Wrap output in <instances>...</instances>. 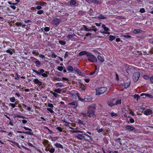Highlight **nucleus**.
Instances as JSON below:
<instances>
[{"instance_id":"obj_27","label":"nucleus","mask_w":153,"mask_h":153,"mask_svg":"<svg viewBox=\"0 0 153 153\" xmlns=\"http://www.w3.org/2000/svg\"><path fill=\"white\" fill-rule=\"evenodd\" d=\"M52 80L53 81H62V79L61 78L57 77H54L52 78Z\"/></svg>"},{"instance_id":"obj_32","label":"nucleus","mask_w":153,"mask_h":153,"mask_svg":"<svg viewBox=\"0 0 153 153\" xmlns=\"http://www.w3.org/2000/svg\"><path fill=\"white\" fill-rule=\"evenodd\" d=\"M140 32V30L139 29H135L133 30V33L134 34H137Z\"/></svg>"},{"instance_id":"obj_40","label":"nucleus","mask_w":153,"mask_h":153,"mask_svg":"<svg viewBox=\"0 0 153 153\" xmlns=\"http://www.w3.org/2000/svg\"><path fill=\"white\" fill-rule=\"evenodd\" d=\"M17 103L15 102V104L10 103L9 104V105H11L12 107V108H14L16 106V105Z\"/></svg>"},{"instance_id":"obj_14","label":"nucleus","mask_w":153,"mask_h":153,"mask_svg":"<svg viewBox=\"0 0 153 153\" xmlns=\"http://www.w3.org/2000/svg\"><path fill=\"white\" fill-rule=\"evenodd\" d=\"M74 70L80 76H83L84 75L81 72L80 70L77 68H74Z\"/></svg>"},{"instance_id":"obj_54","label":"nucleus","mask_w":153,"mask_h":153,"mask_svg":"<svg viewBox=\"0 0 153 153\" xmlns=\"http://www.w3.org/2000/svg\"><path fill=\"white\" fill-rule=\"evenodd\" d=\"M6 52L8 53H10V55H12L13 53L10 50H7Z\"/></svg>"},{"instance_id":"obj_10","label":"nucleus","mask_w":153,"mask_h":153,"mask_svg":"<svg viewBox=\"0 0 153 153\" xmlns=\"http://www.w3.org/2000/svg\"><path fill=\"white\" fill-rule=\"evenodd\" d=\"M125 128L126 130H127L129 131H134V132H135L136 131L135 130V128L130 125H128L125 127Z\"/></svg>"},{"instance_id":"obj_21","label":"nucleus","mask_w":153,"mask_h":153,"mask_svg":"<svg viewBox=\"0 0 153 153\" xmlns=\"http://www.w3.org/2000/svg\"><path fill=\"white\" fill-rule=\"evenodd\" d=\"M101 27L104 29L105 31H108L110 30L109 29L106 27L104 24L102 25Z\"/></svg>"},{"instance_id":"obj_2","label":"nucleus","mask_w":153,"mask_h":153,"mask_svg":"<svg viewBox=\"0 0 153 153\" xmlns=\"http://www.w3.org/2000/svg\"><path fill=\"white\" fill-rule=\"evenodd\" d=\"M33 70L38 75H42L44 77H47L48 76V74H49L48 71H45L43 69L39 70L38 71L33 69Z\"/></svg>"},{"instance_id":"obj_36","label":"nucleus","mask_w":153,"mask_h":153,"mask_svg":"<svg viewBox=\"0 0 153 153\" xmlns=\"http://www.w3.org/2000/svg\"><path fill=\"white\" fill-rule=\"evenodd\" d=\"M55 85L58 87H62L63 86V85L61 83H56Z\"/></svg>"},{"instance_id":"obj_3","label":"nucleus","mask_w":153,"mask_h":153,"mask_svg":"<svg viewBox=\"0 0 153 153\" xmlns=\"http://www.w3.org/2000/svg\"><path fill=\"white\" fill-rule=\"evenodd\" d=\"M76 137L78 139L80 140H82V138H84L85 140L88 141H90L91 140L90 137L87 134H78Z\"/></svg>"},{"instance_id":"obj_43","label":"nucleus","mask_w":153,"mask_h":153,"mask_svg":"<svg viewBox=\"0 0 153 153\" xmlns=\"http://www.w3.org/2000/svg\"><path fill=\"white\" fill-rule=\"evenodd\" d=\"M143 77L146 80L149 79H150L149 76L147 75H143Z\"/></svg>"},{"instance_id":"obj_18","label":"nucleus","mask_w":153,"mask_h":153,"mask_svg":"<svg viewBox=\"0 0 153 153\" xmlns=\"http://www.w3.org/2000/svg\"><path fill=\"white\" fill-rule=\"evenodd\" d=\"M144 95H145L146 96V97H149V98H151V99H153V96H152V95H151L149 94H144V93H143V94H142L141 95H140V96H142Z\"/></svg>"},{"instance_id":"obj_61","label":"nucleus","mask_w":153,"mask_h":153,"mask_svg":"<svg viewBox=\"0 0 153 153\" xmlns=\"http://www.w3.org/2000/svg\"><path fill=\"white\" fill-rule=\"evenodd\" d=\"M85 1L89 4H91L93 2L92 0H85Z\"/></svg>"},{"instance_id":"obj_49","label":"nucleus","mask_w":153,"mask_h":153,"mask_svg":"<svg viewBox=\"0 0 153 153\" xmlns=\"http://www.w3.org/2000/svg\"><path fill=\"white\" fill-rule=\"evenodd\" d=\"M123 37L126 39H128L129 38H131V36L128 35H123Z\"/></svg>"},{"instance_id":"obj_1","label":"nucleus","mask_w":153,"mask_h":153,"mask_svg":"<svg viewBox=\"0 0 153 153\" xmlns=\"http://www.w3.org/2000/svg\"><path fill=\"white\" fill-rule=\"evenodd\" d=\"M96 106V104H94L88 107L87 113L89 118H94L96 117V115L95 113Z\"/></svg>"},{"instance_id":"obj_45","label":"nucleus","mask_w":153,"mask_h":153,"mask_svg":"<svg viewBox=\"0 0 153 153\" xmlns=\"http://www.w3.org/2000/svg\"><path fill=\"white\" fill-rule=\"evenodd\" d=\"M95 68V70L94 71H93L92 72H91L90 73V75H92L93 74H94L95 72H96V71L97 70V68Z\"/></svg>"},{"instance_id":"obj_56","label":"nucleus","mask_w":153,"mask_h":153,"mask_svg":"<svg viewBox=\"0 0 153 153\" xmlns=\"http://www.w3.org/2000/svg\"><path fill=\"white\" fill-rule=\"evenodd\" d=\"M44 30L45 31L48 32V31L50 30V28L48 27H45L44 29Z\"/></svg>"},{"instance_id":"obj_60","label":"nucleus","mask_w":153,"mask_h":153,"mask_svg":"<svg viewBox=\"0 0 153 153\" xmlns=\"http://www.w3.org/2000/svg\"><path fill=\"white\" fill-rule=\"evenodd\" d=\"M134 97L135 98H137V100L139 98H140V97L138 94H135L134 95Z\"/></svg>"},{"instance_id":"obj_13","label":"nucleus","mask_w":153,"mask_h":153,"mask_svg":"<svg viewBox=\"0 0 153 153\" xmlns=\"http://www.w3.org/2000/svg\"><path fill=\"white\" fill-rule=\"evenodd\" d=\"M61 20L60 19L56 18L53 19V23L55 25L59 24Z\"/></svg>"},{"instance_id":"obj_12","label":"nucleus","mask_w":153,"mask_h":153,"mask_svg":"<svg viewBox=\"0 0 153 153\" xmlns=\"http://www.w3.org/2000/svg\"><path fill=\"white\" fill-rule=\"evenodd\" d=\"M33 82L36 84L37 85V86H40L42 85V82L39 81L38 79H33Z\"/></svg>"},{"instance_id":"obj_63","label":"nucleus","mask_w":153,"mask_h":153,"mask_svg":"<svg viewBox=\"0 0 153 153\" xmlns=\"http://www.w3.org/2000/svg\"><path fill=\"white\" fill-rule=\"evenodd\" d=\"M111 116L112 117H114L115 116V117H116L117 116V114H114V113L112 112L111 113Z\"/></svg>"},{"instance_id":"obj_58","label":"nucleus","mask_w":153,"mask_h":153,"mask_svg":"<svg viewBox=\"0 0 153 153\" xmlns=\"http://www.w3.org/2000/svg\"><path fill=\"white\" fill-rule=\"evenodd\" d=\"M61 79H62V81L63 80V81H68L69 80L68 78H66L64 77H62V78H61Z\"/></svg>"},{"instance_id":"obj_15","label":"nucleus","mask_w":153,"mask_h":153,"mask_svg":"<svg viewBox=\"0 0 153 153\" xmlns=\"http://www.w3.org/2000/svg\"><path fill=\"white\" fill-rule=\"evenodd\" d=\"M89 53L87 52V51H82L81 52H80L79 54V56H82L83 55H86L87 56V55Z\"/></svg>"},{"instance_id":"obj_62","label":"nucleus","mask_w":153,"mask_h":153,"mask_svg":"<svg viewBox=\"0 0 153 153\" xmlns=\"http://www.w3.org/2000/svg\"><path fill=\"white\" fill-rule=\"evenodd\" d=\"M56 129L58 130L60 132H62V128L60 127H58L56 128Z\"/></svg>"},{"instance_id":"obj_59","label":"nucleus","mask_w":153,"mask_h":153,"mask_svg":"<svg viewBox=\"0 0 153 153\" xmlns=\"http://www.w3.org/2000/svg\"><path fill=\"white\" fill-rule=\"evenodd\" d=\"M27 143L29 146L33 147L34 148H35L36 147L35 146H34L32 144L29 142H28Z\"/></svg>"},{"instance_id":"obj_64","label":"nucleus","mask_w":153,"mask_h":153,"mask_svg":"<svg viewBox=\"0 0 153 153\" xmlns=\"http://www.w3.org/2000/svg\"><path fill=\"white\" fill-rule=\"evenodd\" d=\"M39 56L41 58L43 59L45 58V56L44 55H42V54H40L39 55Z\"/></svg>"},{"instance_id":"obj_7","label":"nucleus","mask_w":153,"mask_h":153,"mask_svg":"<svg viewBox=\"0 0 153 153\" xmlns=\"http://www.w3.org/2000/svg\"><path fill=\"white\" fill-rule=\"evenodd\" d=\"M140 74L139 72H136L133 74L132 79L134 82H136L139 79Z\"/></svg>"},{"instance_id":"obj_6","label":"nucleus","mask_w":153,"mask_h":153,"mask_svg":"<svg viewBox=\"0 0 153 153\" xmlns=\"http://www.w3.org/2000/svg\"><path fill=\"white\" fill-rule=\"evenodd\" d=\"M87 57L88 60L92 62H93L97 61L96 58L94 56L91 54L90 53H89L88 54Z\"/></svg>"},{"instance_id":"obj_37","label":"nucleus","mask_w":153,"mask_h":153,"mask_svg":"<svg viewBox=\"0 0 153 153\" xmlns=\"http://www.w3.org/2000/svg\"><path fill=\"white\" fill-rule=\"evenodd\" d=\"M67 69L68 71V73L73 71L74 70L73 68H67Z\"/></svg>"},{"instance_id":"obj_24","label":"nucleus","mask_w":153,"mask_h":153,"mask_svg":"<svg viewBox=\"0 0 153 153\" xmlns=\"http://www.w3.org/2000/svg\"><path fill=\"white\" fill-rule=\"evenodd\" d=\"M75 35L73 33L72 34H68L67 36V38L69 39H71L73 38V37L75 36Z\"/></svg>"},{"instance_id":"obj_55","label":"nucleus","mask_w":153,"mask_h":153,"mask_svg":"<svg viewBox=\"0 0 153 153\" xmlns=\"http://www.w3.org/2000/svg\"><path fill=\"white\" fill-rule=\"evenodd\" d=\"M141 13H144L145 12V10L144 8H142L140 9L139 11Z\"/></svg>"},{"instance_id":"obj_11","label":"nucleus","mask_w":153,"mask_h":153,"mask_svg":"<svg viewBox=\"0 0 153 153\" xmlns=\"http://www.w3.org/2000/svg\"><path fill=\"white\" fill-rule=\"evenodd\" d=\"M143 113L144 114L146 115H149L152 113V110L149 109H147L144 111Z\"/></svg>"},{"instance_id":"obj_35","label":"nucleus","mask_w":153,"mask_h":153,"mask_svg":"<svg viewBox=\"0 0 153 153\" xmlns=\"http://www.w3.org/2000/svg\"><path fill=\"white\" fill-rule=\"evenodd\" d=\"M121 103V99H119L117 100L115 102V105H117L118 104H120Z\"/></svg>"},{"instance_id":"obj_57","label":"nucleus","mask_w":153,"mask_h":153,"mask_svg":"<svg viewBox=\"0 0 153 153\" xmlns=\"http://www.w3.org/2000/svg\"><path fill=\"white\" fill-rule=\"evenodd\" d=\"M78 123L79 124H80L84 125V122L83 121H81L80 120H78Z\"/></svg>"},{"instance_id":"obj_53","label":"nucleus","mask_w":153,"mask_h":153,"mask_svg":"<svg viewBox=\"0 0 153 153\" xmlns=\"http://www.w3.org/2000/svg\"><path fill=\"white\" fill-rule=\"evenodd\" d=\"M53 94L56 98L57 97H58L59 96L58 94L56 93L55 92H54Z\"/></svg>"},{"instance_id":"obj_34","label":"nucleus","mask_w":153,"mask_h":153,"mask_svg":"<svg viewBox=\"0 0 153 153\" xmlns=\"http://www.w3.org/2000/svg\"><path fill=\"white\" fill-rule=\"evenodd\" d=\"M81 114L84 117H86L87 118H89L87 112V113H81Z\"/></svg>"},{"instance_id":"obj_22","label":"nucleus","mask_w":153,"mask_h":153,"mask_svg":"<svg viewBox=\"0 0 153 153\" xmlns=\"http://www.w3.org/2000/svg\"><path fill=\"white\" fill-rule=\"evenodd\" d=\"M68 105L74 106V108H75L77 106L76 103L75 102H69L68 103Z\"/></svg>"},{"instance_id":"obj_39","label":"nucleus","mask_w":153,"mask_h":153,"mask_svg":"<svg viewBox=\"0 0 153 153\" xmlns=\"http://www.w3.org/2000/svg\"><path fill=\"white\" fill-rule=\"evenodd\" d=\"M48 141L46 140H44L42 142L43 144L45 145H46L48 144Z\"/></svg>"},{"instance_id":"obj_16","label":"nucleus","mask_w":153,"mask_h":153,"mask_svg":"<svg viewBox=\"0 0 153 153\" xmlns=\"http://www.w3.org/2000/svg\"><path fill=\"white\" fill-rule=\"evenodd\" d=\"M85 102H89L91 101L92 98L91 97L88 96H85Z\"/></svg>"},{"instance_id":"obj_38","label":"nucleus","mask_w":153,"mask_h":153,"mask_svg":"<svg viewBox=\"0 0 153 153\" xmlns=\"http://www.w3.org/2000/svg\"><path fill=\"white\" fill-rule=\"evenodd\" d=\"M59 42L62 45H64L66 44V42L63 40H59Z\"/></svg>"},{"instance_id":"obj_23","label":"nucleus","mask_w":153,"mask_h":153,"mask_svg":"<svg viewBox=\"0 0 153 153\" xmlns=\"http://www.w3.org/2000/svg\"><path fill=\"white\" fill-rule=\"evenodd\" d=\"M80 88L82 89V90L83 91H85L86 90V86L84 85V84H81L80 85Z\"/></svg>"},{"instance_id":"obj_28","label":"nucleus","mask_w":153,"mask_h":153,"mask_svg":"<svg viewBox=\"0 0 153 153\" xmlns=\"http://www.w3.org/2000/svg\"><path fill=\"white\" fill-rule=\"evenodd\" d=\"M76 3L75 0H71L70 2V4L71 5H75Z\"/></svg>"},{"instance_id":"obj_25","label":"nucleus","mask_w":153,"mask_h":153,"mask_svg":"<svg viewBox=\"0 0 153 153\" xmlns=\"http://www.w3.org/2000/svg\"><path fill=\"white\" fill-rule=\"evenodd\" d=\"M131 83L130 82H128L124 83L123 84V85L124 86V88H128L130 85Z\"/></svg>"},{"instance_id":"obj_42","label":"nucleus","mask_w":153,"mask_h":153,"mask_svg":"<svg viewBox=\"0 0 153 153\" xmlns=\"http://www.w3.org/2000/svg\"><path fill=\"white\" fill-rule=\"evenodd\" d=\"M44 12L43 10H38L37 12V14H38L41 15V14H42L44 13Z\"/></svg>"},{"instance_id":"obj_9","label":"nucleus","mask_w":153,"mask_h":153,"mask_svg":"<svg viewBox=\"0 0 153 153\" xmlns=\"http://www.w3.org/2000/svg\"><path fill=\"white\" fill-rule=\"evenodd\" d=\"M115 100V99H112L108 101L107 103L108 105L111 107H112L115 105V104L114 103V101Z\"/></svg>"},{"instance_id":"obj_20","label":"nucleus","mask_w":153,"mask_h":153,"mask_svg":"<svg viewBox=\"0 0 153 153\" xmlns=\"http://www.w3.org/2000/svg\"><path fill=\"white\" fill-rule=\"evenodd\" d=\"M97 58L98 60L100 62H102L104 60V59L103 57L102 56L100 55L98 56Z\"/></svg>"},{"instance_id":"obj_29","label":"nucleus","mask_w":153,"mask_h":153,"mask_svg":"<svg viewBox=\"0 0 153 153\" xmlns=\"http://www.w3.org/2000/svg\"><path fill=\"white\" fill-rule=\"evenodd\" d=\"M55 145L57 148L63 149V147L62 145L59 143H56L55 144Z\"/></svg>"},{"instance_id":"obj_41","label":"nucleus","mask_w":153,"mask_h":153,"mask_svg":"<svg viewBox=\"0 0 153 153\" xmlns=\"http://www.w3.org/2000/svg\"><path fill=\"white\" fill-rule=\"evenodd\" d=\"M10 101L12 102H14L16 100V99L14 97H10Z\"/></svg>"},{"instance_id":"obj_5","label":"nucleus","mask_w":153,"mask_h":153,"mask_svg":"<svg viewBox=\"0 0 153 153\" xmlns=\"http://www.w3.org/2000/svg\"><path fill=\"white\" fill-rule=\"evenodd\" d=\"M23 128L25 129V130H28L29 131H27V132H24V131H17V132L18 133H24L25 134H27L28 135H33V133H32V130L30 128H28L26 127L25 126L23 127Z\"/></svg>"},{"instance_id":"obj_51","label":"nucleus","mask_w":153,"mask_h":153,"mask_svg":"<svg viewBox=\"0 0 153 153\" xmlns=\"http://www.w3.org/2000/svg\"><path fill=\"white\" fill-rule=\"evenodd\" d=\"M46 4V3L44 2H41L39 3V4L41 6H43Z\"/></svg>"},{"instance_id":"obj_44","label":"nucleus","mask_w":153,"mask_h":153,"mask_svg":"<svg viewBox=\"0 0 153 153\" xmlns=\"http://www.w3.org/2000/svg\"><path fill=\"white\" fill-rule=\"evenodd\" d=\"M101 33H104L106 34L109 35L110 34V32L108 31H101Z\"/></svg>"},{"instance_id":"obj_19","label":"nucleus","mask_w":153,"mask_h":153,"mask_svg":"<svg viewBox=\"0 0 153 153\" xmlns=\"http://www.w3.org/2000/svg\"><path fill=\"white\" fill-rule=\"evenodd\" d=\"M63 88L61 89L60 88H58V89H55L54 90V91L55 92L58 93L59 94H61L62 93V92H61L62 91V90H63Z\"/></svg>"},{"instance_id":"obj_46","label":"nucleus","mask_w":153,"mask_h":153,"mask_svg":"<svg viewBox=\"0 0 153 153\" xmlns=\"http://www.w3.org/2000/svg\"><path fill=\"white\" fill-rule=\"evenodd\" d=\"M69 53L67 51L66 52L64 55V58H67L68 56V54Z\"/></svg>"},{"instance_id":"obj_31","label":"nucleus","mask_w":153,"mask_h":153,"mask_svg":"<svg viewBox=\"0 0 153 153\" xmlns=\"http://www.w3.org/2000/svg\"><path fill=\"white\" fill-rule=\"evenodd\" d=\"M96 130H97V131L99 133H100L102 132H104V130H103L102 128H99L97 127L96 128Z\"/></svg>"},{"instance_id":"obj_30","label":"nucleus","mask_w":153,"mask_h":153,"mask_svg":"<svg viewBox=\"0 0 153 153\" xmlns=\"http://www.w3.org/2000/svg\"><path fill=\"white\" fill-rule=\"evenodd\" d=\"M116 36H113L112 35H110L109 36V40L110 41H112L115 39Z\"/></svg>"},{"instance_id":"obj_52","label":"nucleus","mask_w":153,"mask_h":153,"mask_svg":"<svg viewBox=\"0 0 153 153\" xmlns=\"http://www.w3.org/2000/svg\"><path fill=\"white\" fill-rule=\"evenodd\" d=\"M55 151V149L53 148L50 149L49 152L51 153H53Z\"/></svg>"},{"instance_id":"obj_50","label":"nucleus","mask_w":153,"mask_h":153,"mask_svg":"<svg viewBox=\"0 0 153 153\" xmlns=\"http://www.w3.org/2000/svg\"><path fill=\"white\" fill-rule=\"evenodd\" d=\"M77 97L79 98V100H80L82 102H85V98L84 99H82L80 98L79 95H77Z\"/></svg>"},{"instance_id":"obj_33","label":"nucleus","mask_w":153,"mask_h":153,"mask_svg":"<svg viewBox=\"0 0 153 153\" xmlns=\"http://www.w3.org/2000/svg\"><path fill=\"white\" fill-rule=\"evenodd\" d=\"M98 18L100 19H106V17L102 15H100L98 16Z\"/></svg>"},{"instance_id":"obj_48","label":"nucleus","mask_w":153,"mask_h":153,"mask_svg":"<svg viewBox=\"0 0 153 153\" xmlns=\"http://www.w3.org/2000/svg\"><path fill=\"white\" fill-rule=\"evenodd\" d=\"M52 57L55 58L57 57V55H56V54L54 52H52Z\"/></svg>"},{"instance_id":"obj_17","label":"nucleus","mask_w":153,"mask_h":153,"mask_svg":"<svg viewBox=\"0 0 153 153\" xmlns=\"http://www.w3.org/2000/svg\"><path fill=\"white\" fill-rule=\"evenodd\" d=\"M33 59H34V60H33V62L36 65H40L41 62L39 60L35 58H33Z\"/></svg>"},{"instance_id":"obj_4","label":"nucleus","mask_w":153,"mask_h":153,"mask_svg":"<svg viewBox=\"0 0 153 153\" xmlns=\"http://www.w3.org/2000/svg\"><path fill=\"white\" fill-rule=\"evenodd\" d=\"M96 94L99 95L101 94L104 93L107 91V88L106 87H101L97 88L96 89Z\"/></svg>"},{"instance_id":"obj_8","label":"nucleus","mask_w":153,"mask_h":153,"mask_svg":"<svg viewBox=\"0 0 153 153\" xmlns=\"http://www.w3.org/2000/svg\"><path fill=\"white\" fill-rule=\"evenodd\" d=\"M95 27L94 26L88 27L85 25H83V28L84 29V30L86 31H90L92 30V29H91V28H93L94 27Z\"/></svg>"},{"instance_id":"obj_47","label":"nucleus","mask_w":153,"mask_h":153,"mask_svg":"<svg viewBox=\"0 0 153 153\" xmlns=\"http://www.w3.org/2000/svg\"><path fill=\"white\" fill-rule=\"evenodd\" d=\"M92 3H94L96 4H97L98 3H100L99 0H93Z\"/></svg>"},{"instance_id":"obj_26","label":"nucleus","mask_w":153,"mask_h":153,"mask_svg":"<svg viewBox=\"0 0 153 153\" xmlns=\"http://www.w3.org/2000/svg\"><path fill=\"white\" fill-rule=\"evenodd\" d=\"M9 141H10V142L16 145V146L19 148H20V149L21 148L20 146H19V145L18 143H16V142L15 141H10V140H9Z\"/></svg>"}]
</instances>
